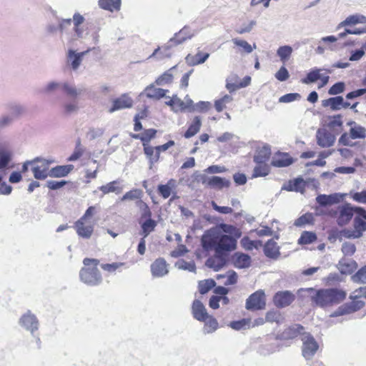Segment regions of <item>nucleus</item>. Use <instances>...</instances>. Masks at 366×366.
<instances>
[{
	"instance_id": "30",
	"label": "nucleus",
	"mask_w": 366,
	"mask_h": 366,
	"mask_svg": "<svg viewBox=\"0 0 366 366\" xmlns=\"http://www.w3.org/2000/svg\"><path fill=\"white\" fill-rule=\"evenodd\" d=\"M225 264V259L222 257V254H216L214 257H209L207 262L206 265L212 268L215 271L219 270Z\"/></svg>"
},
{
	"instance_id": "6",
	"label": "nucleus",
	"mask_w": 366,
	"mask_h": 366,
	"mask_svg": "<svg viewBox=\"0 0 366 366\" xmlns=\"http://www.w3.org/2000/svg\"><path fill=\"white\" fill-rule=\"evenodd\" d=\"M301 340L303 357L306 360L312 359L319 349L318 343L310 333H302Z\"/></svg>"
},
{
	"instance_id": "7",
	"label": "nucleus",
	"mask_w": 366,
	"mask_h": 366,
	"mask_svg": "<svg viewBox=\"0 0 366 366\" xmlns=\"http://www.w3.org/2000/svg\"><path fill=\"white\" fill-rule=\"evenodd\" d=\"M265 305V295L262 290L256 291L246 301V308L249 310H262Z\"/></svg>"
},
{
	"instance_id": "43",
	"label": "nucleus",
	"mask_w": 366,
	"mask_h": 366,
	"mask_svg": "<svg viewBox=\"0 0 366 366\" xmlns=\"http://www.w3.org/2000/svg\"><path fill=\"white\" fill-rule=\"evenodd\" d=\"M303 327L300 325H295L286 329L282 333V337L285 339H292L300 334Z\"/></svg>"
},
{
	"instance_id": "46",
	"label": "nucleus",
	"mask_w": 366,
	"mask_h": 366,
	"mask_svg": "<svg viewBox=\"0 0 366 366\" xmlns=\"http://www.w3.org/2000/svg\"><path fill=\"white\" fill-rule=\"evenodd\" d=\"M204 333H212L214 332L218 327V322L212 316L208 315V317L204 321Z\"/></svg>"
},
{
	"instance_id": "49",
	"label": "nucleus",
	"mask_w": 366,
	"mask_h": 366,
	"mask_svg": "<svg viewBox=\"0 0 366 366\" xmlns=\"http://www.w3.org/2000/svg\"><path fill=\"white\" fill-rule=\"evenodd\" d=\"M174 183L175 181L171 179L168 182L167 184H162L159 186L158 190L159 194L162 196V197L167 199L170 196L172 189L174 186Z\"/></svg>"
},
{
	"instance_id": "63",
	"label": "nucleus",
	"mask_w": 366,
	"mask_h": 366,
	"mask_svg": "<svg viewBox=\"0 0 366 366\" xmlns=\"http://www.w3.org/2000/svg\"><path fill=\"white\" fill-rule=\"evenodd\" d=\"M356 250L355 246L354 244L350 242H345L342 246V252L345 255L351 256L352 255Z\"/></svg>"
},
{
	"instance_id": "13",
	"label": "nucleus",
	"mask_w": 366,
	"mask_h": 366,
	"mask_svg": "<svg viewBox=\"0 0 366 366\" xmlns=\"http://www.w3.org/2000/svg\"><path fill=\"white\" fill-rule=\"evenodd\" d=\"M355 212L357 216L354 219V227L357 232H360L361 236L362 232L366 231V210L362 207H355Z\"/></svg>"
},
{
	"instance_id": "55",
	"label": "nucleus",
	"mask_w": 366,
	"mask_h": 366,
	"mask_svg": "<svg viewBox=\"0 0 366 366\" xmlns=\"http://www.w3.org/2000/svg\"><path fill=\"white\" fill-rule=\"evenodd\" d=\"M175 267L179 269L188 270L189 272L195 271V264L193 262H186L180 259L176 262Z\"/></svg>"
},
{
	"instance_id": "2",
	"label": "nucleus",
	"mask_w": 366,
	"mask_h": 366,
	"mask_svg": "<svg viewBox=\"0 0 366 366\" xmlns=\"http://www.w3.org/2000/svg\"><path fill=\"white\" fill-rule=\"evenodd\" d=\"M302 291L308 292L311 296L312 302L320 307L338 304L346 297V292L338 289L315 290L312 288H307L306 290H302Z\"/></svg>"
},
{
	"instance_id": "23",
	"label": "nucleus",
	"mask_w": 366,
	"mask_h": 366,
	"mask_svg": "<svg viewBox=\"0 0 366 366\" xmlns=\"http://www.w3.org/2000/svg\"><path fill=\"white\" fill-rule=\"evenodd\" d=\"M355 212V207L350 205H345L340 209V215L337 219L338 224L344 225L347 224L352 217Z\"/></svg>"
},
{
	"instance_id": "22",
	"label": "nucleus",
	"mask_w": 366,
	"mask_h": 366,
	"mask_svg": "<svg viewBox=\"0 0 366 366\" xmlns=\"http://www.w3.org/2000/svg\"><path fill=\"white\" fill-rule=\"evenodd\" d=\"M76 98H72L71 100L66 102L62 106V114L66 117L76 114L79 111V102L76 99Z\"/></svg>"
},
{
	"instance_id": "60",
	"label": "nucleus",
	"mask_w": 366,
	"mask_h": 366,
	"mask_svg": "<svg viewBox=\"0 0 366 366\" xmlns=\"http://www.w3.org/2000/svg\"><path fill=\"white\" fill-rule=\"evenodd\" d=\"M174 145V142L171 140V141H169L167 143L163 144V145H161V146H158V147H155V155L153 158V159L154 160V162H157L159 158V154L161 152H165L166 150H167L169 147H172Z\"/></svg>"
},
{
	"instance_id": "41",
	"label": "nucleus",
	"mask_w": 366,
	"mask_h": 366,
	"mask_svg": "<svg viewBox=\"0 0 366 366\" xmlns=\"http://www.w3.org/2000/svg\"><path fill=\"white\" fill-rule=\"evenodd\" d=\"M350 137L352 139L366 138V129L360 125H354L350 129Z\"/></svg>"
},
{
	"instance_id": "56",
	"label": "nucleus",
	"mask_w": 366,
	"mask_h": 366,
	"mask_svg": "<svg viewBox=\"0 0 366 366\" xmlns=\"http://www.w3.org/2000/svg\"><path fill=\"white\" fill-rule=\"evenodd\" d=\"M269 172V167L267 165L259 164L254 168L252 177H265Z\"/></svg>"
},
{
	"instance_id": "8",
	"label": "nucleus",
	"mask_w": 366,
	"mask_h": 366,
	"mask_svg": "<svg viewBox=\"0 0 366 366\" xmlns=\"http://www.w3.org/2000/svg\"><path fill=\"white\" fill-rule=\"evenodd\" d=\"M19 325L33 334L39 328V320L30 311L26 312L19 319Z\"/></svg>"
},
{
	"instance_id": "26",
	"label": "nucleus",
	"mask_w": 366,
	"mask_h": 366,
	"mask_svg": "<svg viewBox=\"0 0 366 366\" xmlns=\"http://www.w3.org/2000/svg\"><path fill=\"white\" fill-rule=\"evenodd\" d=\"M230 181L225 178L214 176L208 179L207 185L212 188L222 189L224 187L227 188L230 186Z\"/></svg>"
},
{
	"instance_id": "25",
	"label": "nucleus",
	"mask_w": 366,
	"mask_h": 366,
	"mask_svg": "<svg viewBox=\"0 0 366 366\" xmlns=\"http://www.w3.org/2000/svg\"><path fill=\"white\" fill-rule=\"evenodd\" d=\"M74 169L72 164L61 165L53 167L50 169V177L60 178L66 177Z\"/></svg>"
},
{
	"instance_id": "37",
	"label": "nucleus",
	"mask_w": 366,
	"mask_h": 366,
	"mask_svg": "<svg viewBox=\"0 0 366 366\" xmlns=\"http://www.w3.org/2000/svg\"><path fill=\"white\" fill-rule=\"evenodd\" d=\"M264 251L266 256L272 258L277 257L280 254L279 247L277 244L272 239L269 240L264 245Z\"/></svg>"
},
{
	"instance_id": "15",
	"label": "nucleus",
	"mask_w": 366,
	"mask_h": 366,
	"mask_svg": "<svg viewBox=\"0 0 366 366\" xmlns=\"http://www.w3.org/2000/svg\"><path fill=\"white\" fill-rule=\"evenodd\" d=\"M151 272L154 277H161L168 274L167 264L163 258L157 259L151 264Z\"/></svg>"
},
{
	"instance_id": "53",
	"label": "nucleus",
	"mask_w": 366,
	"mask_h": 366,
	"mask_svg": "<svg viewBox=\"0 0 366 366\" xmlns=\"http://www.w3.org/2000/svg\"><path fill=\"white\" fill-rule=\"evenodd\" d=\"M215 286V282L209 279L199 282V290L202 295L207 293L209 290Z\"/></svg>"
},
{
	"instance_id": "50",
	"label": "nucleus",
	"mask_w": 366,
	"mask_h": 366,
	"mask_svg": "<svg viewBox=\"0 0 366 366\" xmlns=\"http://www.w3.org/2000/svg\"><path fill=\"white\" fill-rule=\"evenodd\" d=\"M317 239V236L314 232H304L300 238L298 240L299 244H307L315 242Z\"/></svg>"
},
{
	"instance_id": "24",
	"label": "nucleus",
	"mask_w": 366,
	"mask_h": 366,
	"mask_svg": "<svg viewBox=\"0 0 366 366\" xmlns=\"http://www.w3.org/2000/svg\"><path fill=\"white\" fill-rule=\"evenodd\" d=\"M167 92L168 90L157 88L153 84H150L144 89L143 94L149 99H159L165 97Z\"/></svg>"
},
{
	"instance_id": "64",
	"label": "nucleus",
	"mask_w": 366,
	"mask_h": 366,
	"mask_svg": "<svg viewBox=\"0 0 366 366\" xmlns=\"http://www.w3.org/2000/svg\"><path fill=\"white\" fill-rule=\"evenodd\" d=\"M289 77V72L285 66H281L275 74V78L280 81H286Z\"/></svg>"
},
{
	"instance_id": "3",
	"label": "nucleus",
	"mask_w": 366,
	"mask_h": 366,
	"mask_svg": "<svg viewBox=\"0 0 366 366\" xmlns=\"http://www.w3.org/2000/svg\"><path fill=\"white\" fill-rule=\"evenodd\" d=\"M99 260L97 259L85 258L83 263L85 267L80 270V280L89 285H97L102 282V275L97 268Z\"/></svg>"
},
{
	"instance_id": "44",
	"label": "nucleus",
	"mask_w": 366,
	"mask_h": 366,
	"mask_svg": "<svg viewBox=\"0 0 366 366\" xmlns=\"http://www.w3.org/2000/svg\"><path fill=\"white\" fill-rule=\"evenodd\" d=\"M343 104L342 97L338 96L335 97L330 98L324 101L323 106H330L332 110H339L342 108Z\"/></svg>"
},
{
	"instance_id": "10",
	"label": "nucleus",
	"mask_w": 366,
	"mask_h": 366,
	"mask_svg": "<svg viewBox=\"0 0 366 366\" xmlns=\"http://www.w3.org/2000/svg\"><path fill=\"white\" fill-rule=\"evenodd\" d=\"M316 139L317 144L323 148L332 147L335 142V136L326 129H319L317 131Z\"/></svg>"
},
{
	"instance_id": "36",
	"label": "nucleus",
	"mask_w": 366,
	"mask_h": 366,
	"mask_svg": "<svg viewBox=\"0 0 366 366\" xmlns=\"http://www.w3.org/2000/svg\"><path fill=\"white\" fill-rule=\"evenodd\" d=\"M176 69V66H173L171 69L166 71L163 74L159 76L155 83L159 86H164L169 84L173 81V71Z\"/></svg>"
},
{
	"instance_id": "33",
	"label": "nucleus",
	"mask_w": 366,
	"mask_h": 366,
	"mask_svg": "<svg viewBox=\"0 0 366 366\" xmlns=\"http://www.w3.org/2000/svg\"><path fill=\"white\" fill-rule=\"evenodd\" d=\"M270 154L271 152L269 147L268 145H264L257 150L254 160L258 164H262L269 159Z\"/></svg>"
},
{
	"instance_id": "20",
	"label": "nucleus",
	"mask_w": 366,
	"mask_h": 366,
	"mask_svg": "<svg viewBox=\"0 0 366 366\" xmlns=\"http://www.w3.org/2000/svg\"><path fill=\"white\" fill-rule=\"evenodd\" d=\"M192 314L194 317L199 321H204L208 317V314L204 305L198 300L193 302Z\"/></svg>"
},
{
	"instance_id": "4",
	"label": "nucleus",
	"mask_w": 366,
	"mask_h": 366,
	"mask_svg": "<svg viewBox=\"0 0 366 366\" xmlns=\"http://www.w3.org/2000/svg\"><path fill=\"white\" fill-rule=\"evenodd\" d=\"M60 89L66 96L71 98H77L83 93L82 89L76 87L75 84L68 81H49L44 85L42 92L45 94H51Z\"/></svg>"
},
{
	"instance_id": "58",
	"label": "nucleus",
	"mask_w": 366,
	"mask_h": 366,
	"mask_svg": "<svg viewBox=\"0 0 366 366\" xmlns=\"http://www.w3.org/2000/svg\"><path fill=\"white\" fill-rule=\"evenodd\" d=\"M352 278L355 282L366 283V264L360 269Z\"/></svg>"
},
{
	"instance_id": "32",
	"label": "nucleus",
	"mask_w": 366,
	"mask_h": 366,
	"mask_svg": "<svg viewBox=\"0 0 366 366\" xmlns=\"http://www.w3.org/2000/svg\"><path fill=\"white\" fill-rule=\"evenodd\" d=\"M218 280H222V282L224 285H234L237 282L238 275L233 270H229L225 274H219L217 276Z\"/></svg>"
},
{
	"instance_id": "40",
	"label": "nucleus",
	"mask_w": 366,
	"mask_h": 366,
	"mask_svg": "<svg viewBox=\"0 0 366 366\" xmlns=\"http://www.w3.org/2000/svg\"><path fill=\"white\" fill-rule=\"evenodd\" d=\"M218 228L223 234H228L234 239H237L241 236V232L239 229L232 225L222 224Z\"/></svg>"
},
{
	"instance_id": "35",
	"label": "nucleus",
	"mask_w": 366,
	"mask_h": 366,
	"mask_svg": "<svg viewBox=\"0 0 366 366\" xmlns=\"http://www.w3.org/2000/svg\"><path fill=\"white\" fill-rule=\"evenodd\" d=\"M194 36V33L187 27H184L178 33L175 34L173 38H175L174 42L176 45L180 44L187 39H191Z\"/></svg>"
},
{
	"instance_id": "16",
	"label": "nucleus",
	"mask_w": 366,
	"mask_h": 366,
	"mask_svg": "<svg viewBox=\"0 0 366 366\" xmlns=\"http://www.w3.org/2000/svg\"><path fill=\"white\" fill-rule=\"evenodd\" d=\"M363 306V302L362 301H353L350 304H345L340 306L333 314L331 315V317H337L340 315H344L346 314H350L359 310Z\"/></svg>"
},
{
	"instance_id": "18",
	"label": "nucleus",
	"mask_w": 366,
	"mask_h": 366,
	"mask_svg": "<svg viewBox=\"0 0 366 366\" xmlns=\"http://www.w3.org/2000/svg\"><path fill=\"white\" fill-rule=\"evenodd\" d=\"M132 99L129 96L124 94L113 102L112 107L109 109V112L112 113L117 110L130 108L132 107Z\"/></svg>"
},
{
	"instance_id": "28",
	"label": "nucleus",
	"mask_w": 366,
	"mask_h": 366,
	"mask_svg": "<svg viewBox=\"0 0 366 366\" xmlns=\"http://www.w3.org/2000/svg\"><path fill=\"white\" fill-rule=\"evenodd\" d=\"M337 267L342 274H351L357 268V264L354 260L342 259Z\"/></svg>"
},
{
	"instance_id": "29",
	"label": "nucleus",
	"mask_w": 366,
	"mask_h": 366,
	"mask_svg": "<svg viewBox=\"0 0 366 366\" xmlns=\"http://www.w3.org/2000/svg\"><path fill=\"white\" fill-rule=\"evenodd\" d=\"M292 159L285 153H281L275 155L272 161V164L277 167H284L290 165Z\"/></svg>"
},
{
	"instance_id": "57",
	"label": "nucleus",
	"mask_w": 366,
	"mask_h": 366,
	"mask_svg": "<svg viewBox=\"0 0 366 366\" xmlns=\"http://www.w3.org/2000/svg\"><path fill=\"white\" fill-rule=\"evenodd\" d=\"M242 246L247 250H251L253 248H257L261 242L259 241H252L248 237H244L241 239Z\"/></svg>"
},
{
	"instance_id": "45",
	"label": "nucleus",
	"mask_w": 366,
	"mask_h": 366,
	"mask_svg": "<svg viewBox=\"0 0 366 366\" xmlns=\"http://www.w3.org/2000/svg\"><path fill=\"white\" fill-rule=\"evenodd\" d=\"M6 109L10 112L11 116L19 117L24 112V107L18 102H9L6 104Z\"/></svg>"
},
{
	"instance_id": "9",
	"label": "nucleus",
	"mask_w": 366,
	"mask_h": 366,
	"mask_svg": "<svg viewBox=\"0 0 366 366\" xmlns=\"http://www.w3.org/2000/svg\"><path fill=\"white\" fill-rule=\"evenodd\" d=\"M88 51H89L76 52L73 49H69L66 53V65L72 70L76 71L81 64L84 56L87 54Z\"/></svg>"
},
{
	"instance_id": "19",
	"label": "nucleus",
	"mask_w": 366,
	"mask_h": 366,
	"mask_svg": "<svg viewBox=\"0 0 366 366\" xmlns=\"http://www.w3.org/2000/svg\"><path fill=\"white\" fill-rule=\"evenodd\" d=\"M232 261L234 267L239 269L247 268L251 264L250 257L241 252L234 253L232 257Z\"/></svg>"
},
{
	"instance_id": "38",
	"label": "nucleus",
	"mask_w": 366,
	"mask_h": 366,
	"mask_svg": "<svg viewBox=\"0 0 366 366\" xmlns=\"http://www.w3.org/2000/svg\"><path fill=\"white\" fill-rule=\"evenodd\" d=\"M202 125L201 119L199 117H195L189 125L188 129L184 134V137L189 139L194 136L200 129Z\"/></svg>"
},
{
	"instance_id": "31",
	"label": "nucleus",
	"mask_w": 366,
	"mask_h": 366,
	"mask_svg": "<svg viewBox=\"0 0 366 366\" xmlns=\"http://www.w3.org/2000/svg\"><path fill=\"white\" fill-rule=\"evenodd\" d=\"M119 181L115 180L107 183L105 185H102L99 187V189L104 194L113 192L115 194H119L122 191V187H121Z\"/></svg>"
},
{
	"instance_id": "5",
	"label": "nucleus",
	"mask_w": 366,
	"mask_h": 366,
	"mask_svg": "<svg viewBox=\"0 0 366 366\" xmlns=\"http://www.w3.org/2000/svg\"><path fill=\"white\" fill-rule=\"evenodd\" d=\"M33 167L31 171L34 177L36 179H44L49 177L50 169L49 167L54 162L53 160H48L41 158H36L32 160Z\"/></svg>"
},
{
	"instance_id": "14",
	"label": "nucleus",
	"mask_w": 366,
	"mask_h": 366,
	"mask_svg": "<svg viewBox=\"0 0 366 366\" xmlns=\"http://www.w3.org/2000/svg\"><path fill=\"white\" fill-rule=\"evenodd\" d=\"M295 300V295L289 291L278 292L274 296V303L277 307L290 305Z\"/></svg>"
},
{
	"instance_id": "11",
	"label": "nucleus",
	"mask_w": 366,
	"mask_h": 366,
	"mask_svg": "<svg viewBox=\"0 0 366 366\" xmlns=\"http://www.w3.org/2000/svg\"><path fill=\"white\" fill-rule=\"evenodd\" d=\"M75 229L79 236L84 239H89L94 231V224L79 219L75 223Z\"/></svg>"
},
{
	"instance_id": "51",
	"label": "nucleus",
	"mask_w": 366,
	"mask_h": 366,
	"mask_svg": "<svg viewBox=\"0 0 366 366\" xmlns=\"http://www.w3.org/2000/svg\"><path fill=\"white\" fill-rule=\"evenodd\" d=\"M232 42L239 47H241L246 53L249 54L253 51V49H256V45L254 44L252 46L247 41L245 40L239 39L237 38L233 39Z\"/></svg>"
},
{
	"instance_id": "12",
	"label": "nucleus",
	"mask_w": 366,
	"mask_h": 366,
	"mask_svg": "<svg viewBox=\"0 0 366 366\" xmlns=\"http://www.w3.org/2000/svg\"><path fill=\"white\" fill-rule=\"evenodd\" d=\"M175 38H171L170 40L162 47L158 46L154 52L149 56V59L156 57L157 60H162L164 58H170L172 53L170 49L175 46Z\"/></svg>"
},
{
	"instance_id": "54",
	"label": "nucleus",
	"mask_w": 366,
	"mask_h": 366,
	"mask_svg": "<svg viewBox=\"0 0 366 366\" xmlns=\"http://www.w3.org/2000/svg\"><path fill=\"white\" fill-rule=\"evenodd\" d=\"M320 71L321 69H315L311 71L307 74V77L302 81V82L305 84H309L316 81L322 78Z\"/></svg>"
},
{
	"instance_id": "27",
	"label": "nucleus",
	"mask_w": 366,
	"mask_h": 366,
	"mask_svg": "<svg viewBox=\"0 0 366 366\" xmlns=\"http://www.w3.org/2000/svg\"><path fill=\"white\" fill-rule=\"evenodd\" d=\"M342 198V195L339 194H334L331 195L321 194L317 197L316 200L320 205L325 206L338 203Z\"/></svg>"
},
{
	"instance_id": "34",
	"label": "nucleus",
	"mask_w": 366,
	"mask_h": 366,
	"mask_svg": "<svg viewBox=\"0 0 366 366\" xmlns=\"http://www.w3.org/2000/svg\"><path fill=\"white\" fill-rule=\"evenodd\" d=\"M99 6L110 11H119L121 7V0H99Z\"/></svg>"
},
{
	"instance_id": "39",
	"label": "nucleus",
	"mask_w": 366,
	"mask_h": 366,
	"mask_svg": "<svg viewBox=\"0 0 366 366\" xmlns=\"http://www.w3.org/2000/svg\"><path fill=\"white\" fill-rule=\"evenodd\" d=\"M293 49L289 45L280 46L277 50V55L282 63L287 61L292 56Z\"/></svg>"
},
{
	"instance_id": "48",
	"label": "nucleus",
	"mask_w": 366,
	"mask_h": 366,
	"mask_svg": "<svg viewBox=\"0 0 366 366\" xmlns=\"http://www.w3.org/2000/svg\"><path fill=\"white\" fill-rule=\"evenodd\" d=\"M233 100L232 96L226 94L221 99H219L214 102V107L218 112H222L226 108L227 104H229Z\"/></svg>"
},
{
	"instance_id": "42",
	"label": "nucleus",
	"mask_w": 366,
	"mask_h": 366,
	"mask_svg": "<svg viewBox=\"0 0 366 366\" xmlns=\"http://www.w3.org/2000/svg\"><path fill=\"white\" fill-rule=\"evenodd\" d=\"M157 226V222L152 219H147L145 222L141 223L142 232L141 234L146 238L152 232H153Z\"/></svg>"
},
{
	"instance_id": "17",
	"label": "nucleus",
	"mask_w": 366,
	"mask_h": 366,
	"mask_svg": "<svg viewBox=\"0 0 366 366\" xmlns=\"http://www.w3.org/2000/svg\"><path fill=\"white\" fill-rule=\"evenodd\" d=\"M356 24H366V16L360 14L350 15L344 21H341L337 28V29H340L342 27L354 26Z\"/></svg>"
},
{
	"instance_id": "21",
	"label": "nucleus",
	"mask_w": 366,
	"mask_h": 366,
	"mask_svg": "<svg viewBox=\"0 0 366 366\" xmlns=\"http://www.w3.org/2000/svg\"><path fill=\"white\" fill-rule=\"evenodd\" d=\"M209 56V53H203L201 51H198L195 55L188 54L185 58V61L188 65L195 66L204 63Z\"/></svg>"
},
{
	"instance_id": "62",
	"label": "nucleus",
	"mask_w": 366,
	"mask_h": 366,
	"mask_svg": "<svg viewBox=\"0 0 366 366\" xmlns=\"http://www.w3.org/2000/svg\"><path fill=\"white\" fill-rule=\"evenodd\" d=\"M345 88V84L343 82H337L330 89L329 94L330 95H337L344 92Z\"/></svg>"
},
{
	"instance_id": "61",
	"label": "nucleus",
	"mask_w": 366,
	"mask_h": 366,
	"mask_svg": "<svg viewBox=\"0 0 366 366\" xmlns=\"http://www.w3.org/2000/svg\"><path fill=\"white\" fill-rule=\"evenodd\" d=\"M174 112H178L188 108V104H186L184 101H182L181 99L177 97V95H174Z\"/></svg>"
},
{
	"instance_id": "1",
	"label": "nucleus",
	"mask_w": 366,
	"mask_h": 366,
	"mask_svg": "<svg viewBox=\"0 0 366 366\" xmlns=\"http://www.w3.org/2000/svg\"><path fill=\"white\" fill-rule=\"evenodd\" d=\"M201 243L204 250L213 249L218 254L234 250L237 246L236 239L223 234L217 227L206 231L202 237Z\"/></svg>"
},
{
	"instance_id": "47",
	"label": "nucleus",
	"mask_w": 366,
	"mask_h": 366,
	"mask_svg": "<svg viewBox=\"0 0 366 366\" xmlns=\"http://www.w3.org/2000/svg\"><path fill=\"white\" fill-rule=\"evenodd\" d=\"M142 196L143 192L141 189H134L126 192L121 198V201L140 199Z\"/></svg>"
},
{
	"instance_id": "52",
	"label": "nucleus",
	"mask_w": 366,
	"mask_h": 366,
	"mask_svg": "<svg viewBox=\"0 0 366 366\" xmlns=\"http://www.w3.org/2000/svg\"><path fill=\"white\" fill-rule=\"evenodd\" d=\"M104 133V129L102 127H91L86 133V137L90 140L101 137Z\"/></svg>"
},
{
	"instance_id": "59",
	"label": "nucleus",
	"mask_w": 366,
	"mask_h": 366,
	"mask_svg": "<svg viewBox=\"0 0 366 366\" xmlns=\"http://www.w3.org/2000/svg\"><path fill=\"white\" fill-rule=\"evenodd\" d=\"M136 204L142 211V218L151 219L152 212L148 205L142 200H139Z\"/></svg>"
}]
</instances>
